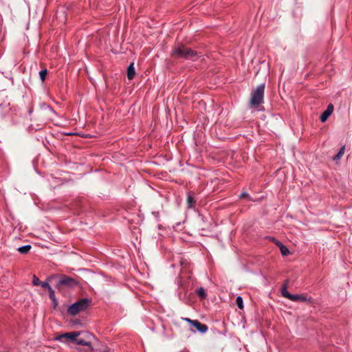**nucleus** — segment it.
Wrapping results in <instances>:
<instances>
[{
    "mask_svg": "<svg viewBox=\"0 0 352 352\" xmlns=\"http://www.w3.org/2000/svg\"><path fill=\"white\" fill-rule=\"evenodd\" d=\"M170 56L177 59L195 60V57L199 56V53L182 43L174 45L170 52Z\"/></svg>",
    "mask_w": 352,
    "mask_h": 352,
    "instance_id": "obj_1",
    "label": "nucleus"
},
{
    "mask_svg": "<svg viewBox=\"0 0 352 352\" xmlns=\"http://www.w3.org/2000/svg\"><path fill=\"white\" fill-rule=\"evenodd\" d=\"M91 305V298H81L72 304L67 309V313L70 316H76L80 311H86Z\"/></svg>",
    "mask_w": 352,
    "mask_h": 352,
    "instance_id": "obj_2",
    "label": "nucleus"
},
{
    "mask_svg": "<svg viewBox=\"0 0 352 352\" xmlns=\"http://www.w3.org/2000/svg\"><path fill=\"white\" fill-rule=\"evenodd\" d=\"M264 96V84H261L257 87L256 89L253 91L249 105L251 108L258 109L259 105L262 103Z\"/></svg>",
    "mask_w": 352,
    "mask_h": 352,
    "instance_id": "obj_3",
    "label": "nucleus"
},
{
    "mask_svg": "<svg viewBox=\"0 0 352 352\" xmlns=\"http://www.w3.org/2000/svg\"><path fill=\"white\" fill-rule=\"evenodd\" d=\"M79 285L78 281L67 275H62L60 279L56 282L55 287L60 291L65 287L74 288Z\"/></svg>",
    "mask_w": 352,
    "mask_h": 352,
    "instance_id": "obj_4",
    "label": "nucleus"
},
{
    "mask_svg": "<svg viewBox=\"0 0 352 352\" xmlns=\"http://www.w3.org/2000/svg\"><path fill=\"white\" fill-rule=\"evenodd\" d=\"M55 114V111L46 104H43L37 111L38 117L43 122L52 120Z\"/></svg>",
    "mask_w": 352,
    "mask_h": 352,
    "instance_id": "obj_5",
    "label": "nucleus"
},
{
    "mask_svg": "<svg viewBox=\"0 0 352 352\" xmlns=\"http://www.w3.org/2000/svg\"><path fill=\"white\" fill-rule=\"evenodd\" d=\"M95 339L94 335L88 331L80 332V336L77 338L76 344L87 346L89 348V351L91 352L94 351V348L91 345V342Z\"/></svg>",
    "mask_w": 352,
    "mask_h": 352,
    "instance_id": "obj_6",
    "label": "nucleus"
},
{
    "mask_svg": "<svg viewBox=\"0 0 352 352\" xmlns=\"http://www.w3.org/2000/svg\"><path fill=\"white\" fill-rule=\"evenodd\" d=\"M79 336H80V331H72V332L65 333L60 334L59 336H57L54 338V340L60 341V342H63V339L66 338V339L69 340L70 342L76 344L77 338Z\"/></svg>",
    "mask_w": 352,
    "mask_h": 352,
    "instance_id": "obj_7",
    "label": "nucleus"
},
{
    "mask_svg": "<svg viewBox=\"0 0 352 352\" xmlns=\"http://www.w3.org/2000/svg\"><path fill=\"white\" fill-rule=\"evenodd\" d=\"M281 292H282V295L283 296H284L285 298H287L292 301H295V302H298V301H300V302H305L307 300V298L305 296H302V295H299V294H296V295H294V294H291L287 290V287L286 285H285L282 289H281Z\"/></svg>",
    "mask_w": 352,
    "mask_h": 352,
    "instance_id": "obj_8",
    "label": "nucleus"
},
{
    "mask_svg": "<svg viewBox=\"0 0 352 352\" xmlns=\"http://www.w3.org/2000/svg\"><path fill=\"white\" fill-rule=\"evenodd\" d=\"M265 239H267V240L274 243L280 248V250L283 256H287L290 254L289 249L286 246L283 245L280 241L276 240V239H274L273 237H270V236L265 237Z\"/></svg>",
    "mask_w": 352,
    "mask_h": 352,
    "instance_id": "obj_9",
    "label": "nucleus"
},
{
    "mask_svg": "<svg viewBox=\"0 0 352 352\" xmlns=\"http://www.w3.org/2000/svg\"><path fill=\"white\" fill-rule=\"evenodd\" d=\"M333 111V106L332 104H329L327 106V109L320 116V120L322 122H326L328 118L331 115Z\"/></svg>",
    "mask_w": 352,
    "mask_h": 352,
    "instance_id": "obj_10",
    "label": "nucleus"
},
{
    "mask_svg": "<svg viewBox=\"0 0 352 352\" xmlns=\"http://www.w3.org/2000/svg\"><path fill=\"white\" fill-rule=\"evenodd\" d=\"M195 328H196V329L200 332V333H206L208 329V327L206 324H202L201 322H200L199 320H195V322L192 325Z\"/></svg>",
    "mask_w": 352,
    "mask_h": 352,
    "instance_id": "obj_11",
    "label": "nucleus"
},
{
    "mask_svg": "<svg viewBox=\"0 0 352 352\" xmlns=\"http://www.w3.org/2000/svg\"><path fill=\"white\" fill-rule=\"evenodd\" d=\"M196 199L193 196L192 192H188L187 194V205L190 208H194L195 207Z\"/></svg>",
    "mask_w": 352,
    "mask_h": 352,
    "instance_id": "obj_12",
    "label": "nucleus"
},
{
    "mask_svg": "<svg viewBox=\"0 0 352 352\" xmlns=\"http://www.w3.org/2000/svg\"><path fill=\"white\" fill-rule=\"evenodd\" d=\"M135 75V68L133 63H131L127 67V78L129 80H132Z\"/></svg>",
    "mask_w": 352,
    "mask_h": 352,
    "instance_id": "obj_13",
    "label": "nucleus"
},
{
    "mask_svg": "<svg viewBox=\"0 0 352 352\" xmlns=\"http://www.w3.org/2000/svg\"><path fill=\"white\" fill-rule=\"evenodd\" d=\"M196 294L201 300H204L207 297V294L202 287H200L196 289Z\"/></svg>",
    "mask_w": 352,
    "mask_h": 352,
    "instance_id": "obj_14",
    "label": "nucleus"
},
{
    "mask_svg": "<svg viewBox=\"0 0 352 352\" xmlns=\"http://www.w3.org/2000/svg\"><path fill=\"white\" fill-rule=\"evenodd\" d=\"M32 246L30 245H25L21 247H19L17 250L21 254H25L28 253V252L31 250Z\"/></svg>",
    "mask_w": 352,
    "mask_h": 352,
    "instance_id": "obj_15",
    "label": "nucleus"
},
{
    "mask_svg": "<svg viewBox=\"0 0 352 352\" xmlns=\"http://www.w3.org/2000/svg\"><path fill=\"white\" fill-rule=\"evenodd\" d=\"M344 151H345V146H343L340 148L338 154L333 157V160L334 161L339 160L343 156V155L344 153Z\"/></svg>",
    "mask_w": 352,
    "mask_h": 352,
    "instance_id": "obj_16",
    "label": "nucleus"
},
{
    "mask_svg": "<svg viewBox=\"0 0 352 352\" xmlns=\"http://www.w3.org/2000/svg\"><path fill=\"white\" fill-rule=\"evenodd\" d=\"M47 74H48V71L46 68H45L39 72V78H40L41 80L42 81V82H43L45 80Z\"/></svg>",
    "mask_w": 352,
    "mask_h": 352,
    "instance_id": "obj_17",
    "label": "nucleus"
},
{
    "mask_svg": "<svg viewBox=\"0 0 352 352\" xmlns=\"http://www.w3.org/2000/svg\"><path fill=\"white\" fill-rule=\"evenodd\" d=\"M236 303L237 307L240 309H243V298L241 296H237L236 297Z\"/></svg>",
    "mask_w": 352,
    "mask_h": 352,
    "instance_id": "obj_18",
    "label": "nucleus"
},
{
    "mask_svg": "<svg viewBox=\"0 0 352 352\" xmlns=\"http://www.w3.org/2000/svg\"><path fill=\"white\" fill-rule=\"evenodd\" d=\"M41 281L39 280V278L36 275H33V277H32L33 285L38 286L41 285Z\"/></svg>",
    "mask_w": 352,
    "mask_h": 352,
    "instance_id": "obj_19",
    "label": "nucleus"
},
{
    "mask_svg": "<svg viewBox=\"0 0 352 352\" xmlns=\"http://www.w3.org/2000/svg\"><path fill=\"white\" fill-rule=\"evenodd\" d=\"M239 198H241V199L246 198L248 200H250V201H252L253 200L252 199L250 198V195L248 193L245 192H242L239 195Z\"/></svg>",
    "mask_w": 352,
    "mask_h": 352,
    "instance_id": "obj_20",
    "label": "nucleus"
},
{
    "mask_svg": "<svg viewBox=\"0 0 352 352\" xmlns=\"http://www.w3.org/2000/svg\"><path fill=\"white\" fill-rule=\"evenodd\" d=\"M49 292V297L51 300H54L56 298L55 297V292H54V290L51 288L50 289L48 290Z\"/></svg>",
    "mask_w": 352,
    "mask_h": 352,
    "instance_id": "obj_21",
    "label": "nucleus"
},
{
    "mask_svg": "<svg viewBox=\"0 0 352 352\" xmlns=\"http://www.w3.org/2000/svg\"><path fill=\"white\" fill-rule=\"evenodd\" d=\"M40 285L43 288L47 289V290H49L52 288V287L50 285V284L47 281L41 282Z\"/></svg>",
    "mask_w": 352,
    "mask_h": 352,
    "instance_id": "obj_22",
    "label": "nucleus"
},
{
    "mask_svg": "<svg viewBox=\"0 0 352 352\" xmlns=\"http://www.w3.org/2000/svg\"><path fill=\"white\" fill-rule=\"evenodd\" d=\"M52 302V307L54 309L56 310L58 309V300L56 298L54 300H51Z\"/></svg>",
    "mask_w": 352,
    "mask_h": 352,
    "instance_id": "obj_23",
    "label": "nucleus"
},
{
    "mask_svg": "<svg viewBox=\"0 0 352 352\" xmlns=\"http://www.w3.org/2000/svg\"><path fill=\"white\" fill-rule=\"evenodd\" d=\"M184 320L185 321H186L187 322H188L189 324H190L192 326L193 325V324L195 322V320H191V319L188 318H184Z\"/></svg>",
    "mask_w": 352,
    "mask_h": 352,
    "instance_id": "obj_24",
    "label": "nucleus"
},
{
    "mask_svg": "<svg viewBox=\"0 0 352 352\" xmlns=\"http://www.w3.org/2000/svg\"><path fill=\"white\" fill-rule=\"evenodd\" d=\"M180 352H189L188 350L181 351Z\"/></svg>",
    "mask_w": 352,
    "mask_h": 352,
    "instance_id": "obj_25",
    "label": "nucleus"
},
{
    "mask_svg": "<svg viewBox=\"0 0 352 352\" xmlns=\"http://www.w3.org/2000/svg\"><path fill=\"white\" fill-rule=\"evenodd\" d=\"M77 350H78V351H81V349H80V348H77Z\"/></svg>",
    "mask_w": 352,
    "mask_h": 352,
    "instance_id": "obj_26",
    "label": "nucleus"
},
{
    "mask_svg": "<svg viewBox=\"0 0 352 352\" xmlns=\"http://www.w3.org/2000/svg\"><path fill=\"white\" fill-rule=\"evenodd\" d=\"M201 231H203V232H204V231H206V229L202 228V229H201Z\"/></svg>",
    "mask_w": 352,
    "mask_h": 352,
    "instance_id": "obj_27",
    "label": "nucleus"
}]
</instances>
